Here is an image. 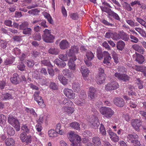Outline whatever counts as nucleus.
Wrapping results in <instances>:
<instances>
[{
	"mask_svg": "<svg viewBox=\"0 0 146 146\" xmlns=\"http://www.w3.org/2000/svg\"><path fill=\"white\" fill-rule=\"evenodd\" d=\"M97 54L98 59L100 60L102 59L104 56V59L103 61V62L104 64L108 66L110 64V61L111 59V57L108 52L106 51L103 52L101 50H97Z\"/></svg>",
	"mask_w": 146,
	"mask_h": 146,
	"instance_id": "1",
	"label": "nucleus"
},
{
	"mask_svg": "<svg viewBox=\"0 0 146 146\" xmlns=\"http://www.w3.org/2000/svg\"><path fill=\"white\" fill-rule=\"evenodd\" d=\"M101 114L107 118H110L114 114V111L110 108L106 107H101L100 109Z\"/></svg>",
	"mask_w": 146,
	"mask_h": 146,
	"instance_id": "2",
	"label": "nucleus"
},
{
	"mask_svg": "<svg viewBox=\"0 0 146 146\" xmlns=\"http://www.w3.org/2000/svg\"><path fill=\"white\" fill-rule=\"evenodd\" d=\"M8 120V123L15 129L17 131L20 130V125L18 120L12 115H9Z\"/></svg>",
	"mask_w": 146,
	"mask_h": 146,
	"instance_id": "3",
	"label": "nucleus"
},
{
	"mask_svg": "<svg viewBox=\"0 0 146 146\" xmlns=\"http://www.w3.org/2000/svg\"><path fill=\"white\" fill-rule=\"evenodd\" d=\"M44 34L42 36V39L46 42L52 43L53 42L54 38L50 34V31L45 29L43 31Z\"/></svg>",
	"mask_w": 146,
	"mask_h": 146,
	"instance_id": "4",
	"label": "nucleus"
},
{
	"mask_svg": "<svg viewBox=\"0 0 146 146\" xmlns=\"http://www.w3.org/2000/svg\"><path fill=\"white\" fill-rule=\"evenodd\" d=\"M79 52V48L77 46H72L70 49H68L66 51V53L67 54L68 56L72 57L74 60L77 59L75 56Z\"/></svg>",
	"mask_w": 146,
	"mask_h": 146,
	"instance_id": "5",
	"label": "nucleus"
},
{
	"mask_svg": "<svg viewBox=\"0 0 146 146\" xmlns=\"http://www.w3.org/2000/svg\"><path fill=\"white\" fill-rule=\"evenodd\" d=\"M79 97V98L76 101L77 104L80 106H84L86 103L85 100L86 96L85 92L84 91H81Z\"/></svg>",
	"mask_w": 146,
	"mask_h": 146,
	"instance_id": "6",
	"label": "nucleus"
},
{
	"mask_svg": "<svg viewBox=\"0 0 146 146\" xmlns=\"http://www.w3.org/2000/svg\"><path fill=\"white\" fill-rule=\"evenodd\" d=\"M119 87L118 83L116 82H109L105 87V89L107 91H110L116 89Z\"/></svg>",
	"mask_w": 146,
	"mask_h": 146,
	"instance_id": "7",
	"label": "nucleus"
},
{
	"mask_svg": "<svg viewBox=\"0 0 146 146\" xmlns=\"http://www.w3.org/2000/svg\"><path fill=\"white\" fill-rule=\"evenodd\" d=\"M131 125L134 129L137 131H139V127L142 125L141 120L138 119H133L131 121Z\"/></svg>",
	"mask_w": 146,
	"mask_h": 146,
	"instance_id": "8",
	"label": "nucleus"
},
{
	"mask_svg": "<svg viewBox=\"0 0 146 146\" xmlns=\"http://www.w3.org/2000/svg\"><path fill=\"white\" fill-rule=\"evenodd\" d=\"M40 92L38 91L35 92L33 96L35 100L37 102L38 105L41 106L43 107L44 106V104L41 96H39Z\"/></svg>",
	"mask_w": 146,
	"mask_h": 146,
	"instance_id": "9",
	"label": "nucleus"
},
{
	"mask_svg": "<svg viewBox=\"0 0 146 146\" xmlns=\"http://www.w3.org/2000/svg\"><path fill=\"white\" fill-rule=\"evenodd\" d=\"M63 92L64 95L68 98L71 100L75 98V94L72 90L65 88L64 89Z\"/></svg>",
	"mask_w": 146,
	"mask_h": 146,
	"instance_id": "10",
	"label": "nucleus"
},
{
	"mask_svg": "<svg viewBox=\"0 0 146 146\" xmlns=\"http://www.w3.org/2000/svg\"><path fill=\"white\" fill-rule=\"evenodd\" d=\"M133 57L139 64H142L144 61L143 56L137 52L133 55Z\"/></svg>",
	"mask_w": 146,
	"mask_h": 146,
	"instance_id": "11",
	"label": "nucleus"
},
{
	"mask_svg": "<svg viewBox=\"0 0 146 146\" xmlns=\"http://www.w3.org/2000/svg\"><path fill=\"white\" fill-rule=\"evenodd\" d=\"M114 75L115 77L117 78V79L125 82H127L128 81L130 78V77L129 76L124 74H121L116 72L115 73Z\"/></svg>",
	"mask_w": 146,
	"mask_h": 146,
	"instance_id": "12",
	"label": "nucleus"
},
{
	"mask_svg": "<svg viewBox=\"0 0 146 146\" xmlns=\"http://www.w3.org/2000/svg\"><path fill=\"white\" fill-rule=\"evenodd\" d=\"M20 137L23 142H25L27 143H30L31 142V136H27V134L25 132H22L20 134Z\"/></svg>",
	"mask_w": 146,
	"mask_h": 146,
	"instance_id": "13",
	"label": "nucleus"
},
{
	"mask_svg": "<svg viewBox=\"0 0 146 146\" xmlns=\"http://www.w3.org/2000/svg\"><path fill=\"white\" fill-rule=\"evenodd\" d=\"M113 102L115 104L119 107H123L125 105L123 99L120 97L115 98L114 99Z\"/></svg>",
	"mask_w": 146,
	"mask_h": 146,
	"instance_id": "14",
	"label": "nucleus"
},
{
	"mask_svg": "<svg viewBox=\"0 0 146 146\" xmlns=\"http://www.w3.org/2000/svg\"><path fill=\"white\" fill-rule=\"evenodd\" d=\"M97 90L93 87H90L88 93V96L91 99H94L97 96Z\"/></svg>",
	"mask_w": 146,
	"mask_h": 146,
	"instance_id": "15",
	"label": "nucleus"
},
{
	"mask_svg": "<svg viewBox=\"0 0 146 146\" xmlns=\"http://www.w3.org/2000/svg\"><path fill=\"white\" fill-rule=\"evenodd\" d=\"M112 141L115 142H117L119 140V137L116 133L112 132L110 129L107 131Z\"/></svg>",
	"mask_w": 146,
	"mask_h": 146,
	"instance_id": "16",
	"label": "nucleus"
},
{
	"mask_svg": "<svg viewBox=\"0 0 146 146\" xmlns=\"http://www.w3.org/2000/svg\"><path fill=\"white\" fill-rule=\"evenodd\" d=\"M5 132L7 135L13 136L15 134V131L13 127L9 125H7L4 128Z\"/></svg>",
	"mask_w": 146,
	"mask_h": 146,
	"instance_id": "17",
	"label": "nucleus"
},
{
	"mask_svg": "<svg viewBox=\"0 0 146 146\" xmlns=\"http://www.w3.org/2000/svg\"><path fill=\"white\" fill-rule=\"evenodd\" d=\"M123 98L126 100L127 103H129V106L133 108H135L136 107L137 105L135 101L133 99L129 98L126 96H123Z\"/></svg>",
	"mask_w": 146,
	"mask_h": 146,
	"instance_id": "18",
	"label": "nucleus"
},
{
	"mask_svg": "<svg viewBox=\"0 0 146 146\" xmlns=\"http://www.w3.org/2000/svg\"><path fill=\"white\" fill-rule=\"evenodd\" d=\"M80 70L84 79H86L85 78H86L89 75V71L86 67L84 66H82Z\"/></svg>",
	"mask_w": 146,
	"mask_h": 146,
	"instance_id": "19",
	"label": "nucleus"
},
{
	"mask_svg": "<svg viewBox=\"0 0 146 146\" xmlns=\"http://www.w3.org/2000/svg\"><path fill=\"white\" fill-rule=\"evenodd\" d=\"M81 138L78 135L76 134L75 136L74 139L72 141V143L71 145V146H80L81 141Z\"/></svg>",
	"mask_w": 146,
	"mask_h": 146,
	"instance_id": "20",
	"label": "nucleus"
},
{
	"mask_svg": "<svg viewBox=\"0 0 146 146\" xmlns=\"http://www.w3.org/2000/svg\"><path fill=\"white\" fill-rule=\"evenodd\" d=\"M132 47L134 50L141 54H143L145 51V50L143 47L138 44H133L132 45Z\"/></svg>",
	"mask_w": 146,
	"mask_h": 146,
	"instance_id": "21",
	"label": "nucleus"
},
{
	"mask_svg": "<svg viewBox=\"0 0 146 146\" xmlns=\"http://www.w3.org/2000/svg\"><path fill=\"white\" fill-rule=\"evenodd\" d=\"M11 82L15 84H17L19 83L20 81L19 76L17 73H14L13 75V77L10 78Z\"/></svg>",
	"mask_w": 146,
	"mask_h": 146,
	"instance_id": "22",
	"label": "nucleus"
},
{
	"mask_svg": "<svg viewBox=\"0 0 146 146\" xmlns=\"http://www.w3.org/2000/svg\"><path fill=\"white\" fill-rule=\"evenodd\" d=\"M59 46L61 49H65L69 46V43L66 40H63L60 42Z\"/></svg>",
	"mask_w": 146,
	"mask_h": 146,
	"instance_id": "23",
	"label": "nucleus"
},
{
	"mask_svg": "<svg viewBox=\"0 0 146 146\" xmlns=\"http://www.w3.org/2000/svg\"><path fill=\"white\" fill-rule=\"evenodd\" d=\"M127 138L131 143L136 139H138L139 136L136 134H129L127 136Z\"/></svg>",
	"mask_w": 146,
	"mask_h": 146,
	"instance_id": "24",
	"label": "nucleus"
},
{
	"mask_svg": "<svg viewBox=\"0 0 146 146\" xmlns=\"http://www.w3.org/2000/svg\"><path fill=\"white\" fill-rule=\"evenodd\" d=\"M135 69L137 71L142 72L143 75L146 76V66L143 65L136 66Z\"/></svg>",
	"mask_w": 146,
	"mask_h": 146,
	"instance_id": "25",
	"label": "nucleus"
},
{
	"mask_svg": "<svg viewBox=\"0 0 146 146\" xmlns=\"http://www.w3.org/2000/svg\"><path fill=\"white\" fill-rule=\"evenodd\" d=\"M93 119H94V120L92 121V127L94 129H96L100 125V123L99 122L98 118L95 116H93Z\"/></svg>",
	"mask_w": 146,
	"mask_h": 146,
	"instance_id": "26",
	"label": "nucleus"
},
{
	"mask_svg": "<svg viewBox=\"0 0 146 146\" xmlns=\"http://www.w3.org/2000/svg\"><path fill=\"white\" fill-rule=\"evenodd\" d=\"M74 60L73 58L70 57L68 63V65L69 68L72 70H74L76 68L75 64L74 63Z\"/></svg>",
	"mask_w": 146,
	"mask_h": 146,
	"instance_id": "27",
	"label": "nucleus"
},
{
	"mask_svg": "<svg viewBox=\"0 0 146 146\" xmlns=\"http://www.w3.org/2000/svg\"><path fill=\"white\" fill-rule=\"evenodd\" d=\"M72 89L75 92H78L80 90V85L77 82H74L72 85Z\"/></svg>",
	"mask_w": 146,
	"mask_h": 146,
	"instance_id": "28",
	"label": "nucleus"
},
{
	"mask_svg": "<svg viewBox=\"0 0 146 146\" xmlns=\"http://www.w3.org/2000/svg\"><path fill=\"white\" fill-rule=\"evenodd\" d=\"M5 143L7 146H13L15 141L13 138H8L5 139Z\"/></svg>",
	"mask_w": 146,
	"mask_h": 146,
	"instance_id": "29",
	"label": "nucleus"
},
{
	"mask_svg": "<svg viewBox=\"0 0 146 146\" xmlns=\"http://www.w3.org/2000/svg\"><path fill=\"white\" fill-rule=\"evenodd\" d=\"M55 131L57 133L61 135H63L64 133V131L61 129L60 124L59 123L56 124Z\"/></svg>",
	"mask_w": 146,
	"mask_h": 146,
	"instance_id": "30",
	"label": "nucleus"
},
{
	"mask_svg": "<svg viewBox=\"0 0 146 146\" xmlns=\"http://www.w3.org/2000/svg\"><path fill=\"white\" fill-rule=\"evenodd\" d=\"M105 79V76L99 75L96 78V82L98 84L104 83Z\"/></svg>",
	"mask_w": 146,
	"mask_h": 146,
	"instance_id": "31",
	"label": "nucleus"
},
{
	"mask_svg": "<svg viewBox=\"0 0 146 146\" xmlns=\"http://www.w3.org/2000/svg\"><path fill=\"white\" fill-rule=\"evenodd\" d=\"M58 78L59 80L64 85H65L67 84L68 80L63 75L60 74L58 76Z\"/></svg>",
	"mask_w": 146,
	"mask_h": 146,
	"instance_id": "32",
	"label": "nucleus"
},
{
	"mask_svg": "<svg viewBox=\"0 0 146 146\" xmlns=\"http://www.w3.org/2000/svg\"><path fill=\"white\" fill-rule=\"evenodd\" d=\"M117 48L120 50H122L124 48L125 45L124 42L122 40L119 41L117 43Z\"/></svg>",
	"mask_w": 146,
	"mask_h": 146,
	"instance_id": "33",
	"label": "nucleus"
},
{
	"mask_svg": "<svg viewBox=\"0 0 146 146\" xmlns=\"http://www.w3.org/2000/svg\"><path fill=\"white\" fill-rule=\"evenodd\" d=\"M120 39H123L125 41H128L129 39L128 35L123 31L120 32Z\"/></svg>",
	"mask_w": 146,
	"mask_h": 146,
	"instance_id": "34",
	"label": "nucleus"
},
{
	"mask_svg": "<svg viewBox=\"0 0 146 146\" xmlns=\"http://www.w3.org/2000/svg\"><path fill=\"white\" fill-rule=\"evenodd\" d=\"M108 17H112L114 19L119 21H120L121 18L118 15L113 11H111L108 15Z\"/></svg>",
	"mask_w": 146,
	"mask_h": 146,
	"instance_id": "35",
	"label": "nucleus"
},
{
	"mask_svg": "<svg viewBox=\"0 0 146 146\" xmlns=\"http://www.w3.org/2000/svg\"><path fill=\"white\" fill-rule=\"evenodd\" d=\"M2 98L3 100H6L13 98L12 95L9 93H6L2 95Z\"/></svg>",
	"mask_w": 146,
	"mask_h": 146,
	"instance_id": "36",
	"label": "nucleus"
},
{
	"mask_svg": "<svg viewBox=\"0 0 146 146\" xmlns=\"http://www.w3.org/2000/svg\"><path fill=\"white\" fill-rule=\"evenodd\" d=\"M92 141L94 144L97 146H99L101 143L100 139L98 137H95L93 138Z\"/></svg>",
	"mask_w": 146,
	"mask_h": 146,
	"instance_id": "37",
	"label": "nucleus"
},
{
	"mask_svg": "<svg viewBox=\"0 0 146 146\" xmlns=\"http://www.w3.org/2000/svg\"><path fill=\"white\" fill-rule=\"evenodd\" d=\"M48 52L50 54L56 55L58 54L59 53V50L56 48H55L54 47H51L48 50Z\"/></svg>",
	"mask_w": 146,
	"mask_h": 146,
	"instance_id": "38",
	"label": "nucleus"
},
{
	"mask_svg": "<svg viewBox=\"0 0 146 146\" xmlns=\"http://www.w3.org/2000/svg\"><path fill=\"white\" fill-rule=\"evenodd\" d=\"M135 29L143 37H146V33L144 30L141 28L136 27Z\"/></svg>",
	"mask_w": 146,
	"mask_h": 146,
	"instance_id": "39",
	"label": "nucleus"
},
{
	"mask_svg": "<svg viewBox=\"0 0 146 146\" xmlns=\"http://www.w3.org/2000/svg\"><path fill=\"white\" fill-rule=\"evenodd\" d=\"M76 134H74V131H70L68 132L67 134V136L69 140L71 142L73 141V140L74 139L75 136L76 135Z\"/></svg>",
	"mask_w": 146,
	"mask_h": 146,
	"instance_id": "40",
	"label": "nucleus"
},
{
	"mask_svg": "<svg viewBox=\"0 0 146 146\" xmlns=\"http://www.w3.org/2000/svg\"><path fill=\"white\" fill-rule=\"evenodd\" d=\"M64 111L68 114H72L74 111V108L64 106L63 107Z\"/></svg>",
	"mask_w": 146,
	"mask_h": 146,
	"instance_id": "41",
	"label": "nucleus"
},
{
	"mask_svg": "<svg viewBox=\"0 0 146 146\" xmlns=\"http://www.w3.org/2000/svg\"><path fill=\"white\" fill-rule=\"evenodd\" d=\"M41 64L44 66L48 67H53L50 61L48 60L43 59L41 61Z\"/></svg>",
	"mask_w": 146,
	"mask_h": 146,
	"instance_id": "42",
	"label": "nucleus"
},
{
	"mask_svg": "<svg viewBox=\"0 0 146 146\" xmlns=\"http://www.w3.org/2000/svg\"><path fill=\"white\" fill-rule=\"evenodd\" d=\"M86 55L87 58L90 60H92L94 57V55L91 51H88L86 52Z\"/></svg>",
	"mask_w": 146,
	"mask_h": 146,
	"instance_id": "43",
	"label": "nucleus"
},
{
	"mask_svg": "<svg viewBox=\"0 0 146 146\" xmlns=\"http://www.w3.org/2000/svg\"><path fill=\"white\" fill-rule=\"evenodd\" d=\"M62 73L64 76L66 78H69L71 77L72 73L69 70L67 69H65L62 71Z\"/></svg>",
	"mask_w": 146,
	"mask_h": 146,
	"instance_id": "44",
	"label": "nucleus"
},
{
	"mask_svg": "<svg viewBox=\"0 0 146 146\" xmlns=\"http://www.w3.org/2000/svg\"><path fill=\"white\" fill-rule=\"evenodd\" d=\"M100 132L103 135H105L106 134V131L104 126L102 124H101L99 128Z\"/></svg>",
	"mask_w": 146,
	"mask_h": 146,
	"instance_id": "45",
	"label": "nucleus"
},
{
	"mask_svg": "<svg viewBox=\"0 0 146 146\" xmlns=\"http://www.w3.org/2000/svg\"><path fill=\"white\" fill-rule=\"evenodd\" d=\"M47 117L43 114H41L40 115L39 119L37 121L38 123H42L44 121L46 120Z\"/></svg>",
	"mask_w": 146,
	"mask_h": 146,
	"instance_id": "46",
	"label": "nucleus"
},
{
	"mask_svg": "<svg viewBox=\"0 0 146 146\" xmlns=\"http://www.w3.org/2000/svg\"><path fill=\"white\" fill-rule=\"evenodd\" d=\"M70 126L74 129H79L80 128V125L77 122H73L70 124Z\"/></svg>",
	"mask_w": 146,
	"mask_h": 146,
	"instance_id": "47",
	"label": "nucleus"
},
{
	"mask_svg": "<svg viewBox=\"0 0 146 146\" xmlns=\"http://www.w3.org/2000/svg\"><path fill=\"white\" fill-rule=\"evenodd\" d=\"M15 60V58L14 57L7 58L5 61L4 64L6 65L11 64L13 63Z\"/></svg>",
	"mask_w": 146,
	"mask_h": 146,
	"instance_id": "48",
	"label": "nucleus"
},
{
	"mask_svg": "<svg viewBox=\"0 0 146 146\" xmlns=\"http://www.w3.org/2000/svg\"><path fill=\"white\" fill-rule=\"evenodd\" d=\"M102 11L106 13L108 15L112 10L110 7L107 6H100Z\"/></svg>",
	"mask_w": 146,
	"mask_h": 146,
	"instance_id": "49",
	"label": "nucleus"
},
{
	"mask_svg": "<svg viewBox=\"0 0 146 146\" xmlns=\"http://www.w3.org/2000/svg\"><path fill=\"white\" fill-rule=\"evenodd\" d=\"M68 56L67 54L66 53V54H60L58 55V58L61 60L63 61H66L68 60Z\"/></svg>",
	"mask_w": 146,
	"mask_h": 146,
	"instance_id": "50",
	"label": "nucleus"
},
{
	"mask_svg": "<svg viewBox=\"0 0 146 146\" xmlns=\"http://www.w3.org/2000/svg\"><path fill=\"white\" fill-rule=\"evenodd\" d=\"M21 129V130L24 131L23 132H25L26 133H28L30 131L29 127L27 124H23Z\"/></svg>",
	"mask_w": 146,
	"mask_h": 146,
	"instance_id": "51",
	"label": "nucleus"
},
{
	"mask_svg": "<svg viewBox=\"0 0 146 146\" xmlns=\"http://www.w3.org/2000/svg\"><path fill=\"white\" fill-rule=\"evenodd\" d=\"M136 19L138 22L146 29V22L145 21L139 17H137Z\"/></svg>",
	"mask_w": 146,
	"mask_h": 146,
	"instance_id": "52",
	"label": "nucleus"
},
{
	"mask_svg": "<svg viewBox=\"0 0 146 146\" xmlns=\"http://www.w3.org/2000/svg\"><path fill=\"white\" fill-rule=\"evenodd\" d=\"M63 104L65 105L68 106H72L73 104L71 101L66 98H65L63 100Z\"/></svg>",
	"mask_w": 146,
	"mask_h": 146,
	"instance_id": "53",
	"label": "nucleus"
},
{
	"mask_svg": "<svg viewBox=\"0 0 146 146\" xmlns=\"http://www.w3.org/2000/svg\"><path fill=\"white\" fill-rule=\"evenodd\" d=\"M25 65L22 62L19 63L17 66L18 69L21 71L25 70Z\"/></svg>",
	"mask_w": 146,
	"mask_h": 146,
	"instance_id": "54",
	"label": "nucleus"
},
{
	"mask_svg": "<svg viewBox=\"0 0 146 146\" xmlns=\"http://www.w3.org/2000/svg\"><path fill=\"white\" fill-rule=\"evenodd\" d=\"M123 7L124 9L128 11H131L132 9L130 5L127 2H124L123 4Z\"/></svg>",
	"mask_w": 146,
	"mask_h": 146,
	"instance_id": "55",
	"label": "nucleus"
},
{
	"mask_svg": "<svg viewBox=\"0 0 146 146\" xmlns=\"http://www.w3.org/2000/svg\"><path fill=\"white\" fill-rule=\"evenodd\" d=\"M33 76L37 79H41L42 78V76L40 75V74L38 73V71L36 70L34 72L33 74Z\"/></svg>",
	"mask_w": 146,
	"mask_h": 146,
	"instance_id": "56",
	"label": "nucleus"
},
{
	"mask_svg": "<svg viewBox=\"0 0 146 146\" xmlns=\"http://www.w3.org/2000/svg\"><path fill=\"white\" fill-rule=\"evenodd\" d=\"M28 25L29 23L27 22H23L19 25V29L20 30H23L27 28Z\"/></svg>",
	"mask_w": 146,
	"mask_h": 146,
	"instance_id": "57",
	"label": "nucleus"
},
{
	"mask_svg": "<svg viewBox=\"0 0 146 146\" xmlns=\"http://www.w3.org/2000/svg\"><path fill=\"white\" fill-rule=\"evenodd\" d=\"M6 117L3 114L0 115V124L4 125L6 122Z\"/></svg>",
	"mask_w": 146,
	"mask_h": 146,
	"instance_id": "58",
	"label": "nucleus"
},
{
	"mask_svg": "<svg viewBox=\"0 0 146 146\" xmlns=\"http://www.w3.org/2000/svg\"><path fill=\"white\" fill-rule=\"evenodd\" d=\"M7 43L4 40H1L0 41V48L5 49L7 46Z\"/></svg>",
	"mask_w": 146,
	"mask_h": 146,
	"instance_id": "59",
	"label": "nucleus"
},
{
	"mask_svg": "<svg viewBox=\"0 0 146 146\" xmlns=\"http://www.w3.org/2000/svg\"><path fill=\"white\" fill-rule=\"evenodd\" d=\"M23 33L24 34L31 35L32 29L30 28H27L23 30Z\"/></svg>",
	"mask_w": 146,
	"mask_h": 146,
	"instance_id": "60",
	"label": "nucleus"
},
{
	"mask_svg": "<svg viewBox=\"0 0 146 146\" xmlns=\"http://www.w3.org/2000/svg\"><path fill=\"white\" fill-rule=\"evenodd\" d=\"M45 17L47 19L48 22L51 24H52L53 23V21L52 19V17L50 15L46 13L44 15Z\"/></svg>",
	"mask_w": 146,
	"mask_h": 146,
	"instance_id": "61",
	"label": "nucleus"
},
{
	"mask_svg": "<svg viewBox=\"0 0 146 146\" xmlns=\"http://www.w3.org/2000/svg\"><path fill=\"white\" fill-rule=\"evenodd\" d=\"M33 39L35 40H40L41 39L40 35L39 33H35L33 36Z\"/></svg>",
	"mask_w": 146,
	"mask_h": 146,
	"instance_id": "62",
	"label": "nucleus"
},
{
	"mask_svg": "<svg viewBox=\"0 0 146 146\" xmlns=\"http://www.w3.org/2000/svg\"><path fill=\"white\" fill-rule=\"evenodd\" d=\"M126 21L131 27H133L136 26V24L137 23H135L131 19L126 20Z\"/></svg>",
	"mask_w": 146,
	"mask_h": 146,
	"instance_id": "63",
	"label": "nucleus"
},
{
	"mask_svg": "<svg viewBox=\"0 0 146 146\" xmlns=\"http://www.w3.org/2000/svg\"><path fill=\"white\" fill-rule=\"evenodd\" d=\"M131 42L135 43H137L139 41V39L136 37L131 35H130Z\"/></svg>",
	"mask_w": 146,
	"mask_h": 146,
	"instance_id": "64",
	"label": "nucleus"
}]
</instances>
